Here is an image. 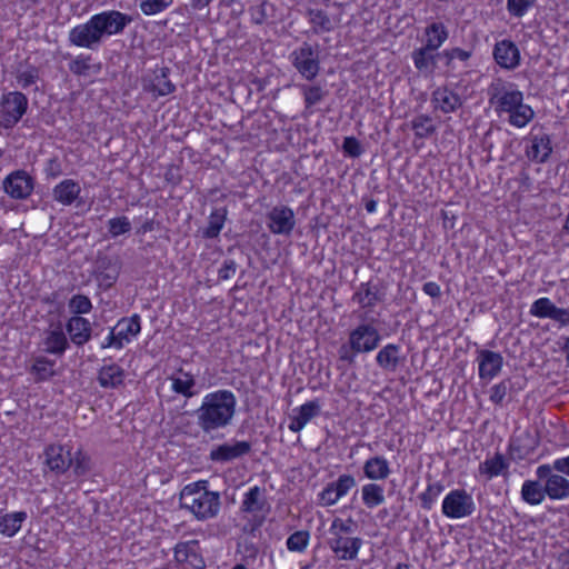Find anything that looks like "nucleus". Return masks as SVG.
<instances>
[{"label":"nucleus","mask_w":569,"mask_h":569,"mask_svg":"<svg viewBox=\"0 0 569 569\" xmlns=\"http://www.w3.org/2000/svg\"><path fill=\"white\" fill-rule=\"evenodd\" d=\"M411 128L415 130L417 138H428L435 133L436 127L432 124V119L427 114H419L411 121Z\"/></svg>","instance_id":"43"},{"label":"nucleus","mask_w":569,"mask_h":569,"mask_svg":"<svg viewBox=\"0 0 569 569\" xmlns=\"http://www.w3.org/2000/svg\"><path fill=\"white\" fill-rule=\"evenodd\" d=\"M27 519V512L17 511L0 516V533L7 537H13Z\"/></svg>","instance_id":"37"},{"label":"nucleus","mask_w":569,"mask_h":569,"mask_svg":"<svg viewBox=\"0 0 569 569\" xmlns=\"http://www.w3.org/2000/svg\"><path fill=\"white\" fill-rule=\"evenodd\" d=\"M91 56L80 54L69 63V70L76 76H87L90 70Z\"/></svg>","instance_id":"56"},{"label":"nucleus","mask_w":569,"mask_h":569,"mask_svg":"<svg viewBox=\"0 0 569 569\" xmlns=\"http://www.w3.org/2000/svg\"><path fill=\"white\" fill-rule=\"evenodd\" d=\"M124 370L116 365H108L100 368L98 381L102 388L116 389L123 383Z\"/></svg>","instance_id":"29"},{"label":"nucleus","mask_w":569,"mask_h":569,"mask_svg":"<svg viewBox=\"0 0 569 569\" xmlns=\"http://www.w3.org/2000/svg\"><path fill=\"white\" fill-rule=\"evenodd\" d=\"M553 469L569 477V456L558 458L550 463Z\"/></svg>","instance_id":"63"},{"label":"nucleus","mask_w":569,"mask_h":569,"mask_svg":"<svg viewBox=\"0 0 569 569\" xmlns=\"http://www.w3.org/2000/svg\"><path fill=\"white\" fill-rule=\"evenodd\" d=\"M108 230L109 233L116 238L118 236L124 234L131 230V222L124 216L112 218L108 221Z\"/></svg>","instance_id":"54"},{"label":"nucleus","mask_w":569,"mask_h":569,"mask_svg":"<svg viewBox=\"0 0 569 569\" xmlns=\"http://www.w3.org/2000/svg\"><path fill=\"white\" fill-rule=\"evenodd\" d=\"M178 372L180 373V376L169 377V380L171 381L172 391L186 398H192L197 393L194 391V376L190 372H184L182 369H179Z\"/></svg>","instance_id":"31"},{"label":"nucleus","mask_w":569,"mask_h":569,"mask_svg":"<svg viewBox=\"0 0 569 569\" xmlns=\"http://www.w3.org/2000/svg\"><path fill=\"white\" fill-rule=\"evenodd\" d=\"M433 50L427 49L426 46L412 51V61L416 69L425 74H431L436 68V56Z\"/></svg>","instance_id":"35"},{"label":"nucleus","mask_w":569,"mask_h":569,"mask_svg":"<svg viewBox=\"0 0 569 569\" xmlns=\"http://www.w3.org/2000/svg\"><path fill=\"white\" fill-rule=\"evenodd\" d=\"M426 47L430 50H438L448 39L449 32L442 22H432L426 30Z\"/></svg>","instance_id":"34"},{"label":"nucleus","mask_w":569,"mask_h":569,"mask_svg":"<svg viewBox=\"0 0 569 569\" xmlns=\"http://www.w3.org/2000/svg\"><path fill=\"white\" fill-rule=\"evenodd\" d=\"M351 523V519L343 521L340 518H336L329 528L330 537L327 540V545L339 560L350 561L357 559L362 546L361 538L349 536L352 531Z\"/></svg>","instance_id":"3"},{"label":"nucleus","mask_w":569,"mask_h":569,"mask_svg":"<svg viewBox=\"0 0 569 569\" xmlns=\"http://www.w3.org/2000/svg\"><path fill=\"white\" fill-rule=\"evenodd\" d=\"M237 398L227 389L207 393L201 406L194 411L197 425L203 433L223 429L231 425L236 415Z\"/></svg>","instance_id":"1"},{"label":"nucleus","mask_w":569,"mask_h":569,"mask_svg":"<svg viewBox=\"0 0 569 569\" xmlns=\"http://www.w3.org/2000/svg\"><path fill=\"white\" fill-rule=\"evenodd\" d=\"M543 490L545 483L539 479L526 480L521 487V498L529 505H540L547 497V493Z\"/></svg>","instance_id":"33"},{"label":"nucleus","mask_w":569,"mask_h":569,"mask_svg":"<svg viewBox=\"0 0 569 569\" xmlns=\"http://www.w3.org/2000/svg\"><path fill=\"white\" fill-rule=\"evenodd\" d=\"M43 345L47 353L57 356L63 355L69 347L68 339L60 326L48 332Z\"/></svg>","instance_id":"32"},{"label":"nucleus","mask_w":569,"mask_h":569,"mask_svg":"<svg viewBox=\"0 0 569 569\" xmlns=\"http://www.w3.org/2000/svg\"><path fill=\"white\" fill-rule=\"evenodd\" d=\"M422 291L431 298H439L441 296L440 286L433 281L426 282L422 286Z\"/></svg>","instance_id":"64"},{"label":"nucleus","mask_w":569,"mask_h":569,"mask_svg":"<svg viewBox=\"0 0 569 569\" xmlns=\"http://www.w3.org/2000/svg\"><path fill=\"white\" fill-rule=\"evenodd\" d=\"M120 263L109 256H99L94 264V277L99 287L103 290L110 289L120 274Z\"/></svg>","instance_id":"16"},{"label":"nucleus","mask_w":569,"mask_h":569,"mask_svg":"<svg viewBox=\"0 0 569 569\" xmlns=\"http://www.w3.org/2000/svg\"><path fill=\"white\" fill-rule=\"evenodd\" d=\"M173 3V0H140V10L146 16H153L164 11Z\"/></svg>","instance_id":"49"},{"label":"nucleus","mask_w":569,"mask_h":569,"mask_svg":"<svg viewBox=\"0 0 569 569\" xmlns=\"http://www.w3.org/2000/svg\"><path fill=\"white\" fill-rule=\"evenodd\" d=\"M71 468L73 473L77 477H82L90 471V458L83 453L81 450H78L74 456H72V465Z\"/></svg>","instance_id":"52"},{"label":"nucleus","mask_w":569,"mask_h":569,"mask_svg":"<svg viewBox=\"0 0 569 569\" xmlns=\"http://www.w3.org/2000/svg\"><path fill=\"white\" fill-rule=\"evenodd\" d=\"M490 103L495 106L497 113H509L523 103V94L517 89L508 90L505 82L498 79L489 87Z\"/></svg>","instance_id":"7"},{"label":"nucleus","mask_w":569,"mask_h":569,"mask_svg":"<svg viewBox=\"0 0 569 569\" xmlns=\"http://www.w3.org/2000/svg\"><path fill=\"white\" fill-rule=\"evenodd\" d=\"M91 18L97 27L101 40H103L104 37H112L122 33L127 26L133 21L131 16L118 10L102 11L93 14Z\"/></svg>","instance_id":"6"},{"label":"nucleus","mask_w":569,"mask_h":569,"mask_svg":"<svg viewBox=\"0 0 569 569\" xmlns=\"http://www.w3.org/2000/svg\"><path fill=\"white\" fill-rule=\"evenodd\" d=\"M432 102L443 113L456 111L462 106L461 98L448 88H438L432 92Z\"/></svg>","instance_id":"26"},{"label":"nucleus","mask_w":569,"mask_h":569,"mask_svg":"<svg viewBox=\"0 0 569 569\" xmlns=\"http://www.w3.org/2000/svg\"><path fill=\"white\" fill-rule=\"evenodd\" d=\"M535 117V112L529 104H520L509 112V123L522 128L527 126Z\"/></svg>","instance_id":"42"},{"label":"nucleus","mask_w":569,"mask_h":569,"mask_svg":"<svg viewBox=\"0 0 569 569\" xmlns=\"http://www.w3.org/2000/svg\"><path fill=\"white\" fill-rule=\"evenodd\" d=\"M16 79L22 89H27L38 81L39 70L34 66H28L24 70L17 71Z\"/></svg>","instance_id":"51"},{"label":"nucleus","mask_w":569,"mask_h":569,"mask_svg":"<svg viewBox=\"0 0 569 569\" xmlns=\"http://www.w3.org/2000/svg\"><path fill=\"white\" fill-rule=\"evenodd\" d=\"M267 227L273 234L290 236L296 227V216L291 208L280 204L266 214Z\"/></svg>","instance_id":"11"},{"label":"nucleus","mask_w":569,"mask_h":569,"mask_svg":"<svg viewBox=\"0 0 569 569\" xmlns=\"http://www.w3.org/2000/svg\"><path fill=\"white\" fill-rule=\"evenodd\" d=\"M536 475L545 483L543 491L550 500H566L569 498V479L553 469L550 463L540 465Z\"/></svg>","instance_id":"5"},{"label":"nucleus","mask_w":569,"mask_h":569,"mask_svg":"<svg viewBox=\"0 0 569 569\" xmlns=\"http://www.w3.org/2000/svg\"><path fill=\"white\" fill-rule=\"evenodd\" d=\"M251 450L248 441H236L234 443H222L210 451L209 458L216 462H228L246 456Z\"/></svg>","instance_id":"20"},{"label":"nucleus","mask_w":569,"mask_h":569,"mask_svg":"<svg viewBox=\"0 0 569 569\" xmlns=\"http://www.w3.org/2000/svg\"><path fill=\"white\" fill-rule=\"evenodd\" d=\"M478 373L481 380L491 381L496 378L503 366L501 353L481 349L477 351Z\"/></svg>","instance_id":"17"},{"label":"nucleus","mask_w":569,"mask_h":569,"mask_svg":"<svg viewBox=\"0 0 569 569\" xmlns=\"http://www.w3.org/2000/svg\"><path fill=\"white\" fill-rule=\"evenodd\" d=\"M363 505L370 509L376 508L385 502V490L382 486L371 482L361 489Z\"/></svg>","instance_id":"39"},{"label":"nucleus","mask_w":569,"mask_h":569,"mask_svg":"<svg viewBox=\"0 0 569 569\" xmlns=\"http://www.w3.org/2000/svg\"><path fill=\"white\" fill-rule=\"evenodd\" d=\"M0 124L4 129L13 128L28 109V98L19 91L3 94L1 101Z\"/></svg>","instance_id":"8"},{"label":"nucleus","mask_w":569,"mask_h":569,"mask_svg":"<svg viewBox=\"0 0 569 569\" xmlns=\"http://www.w3.org/2000/svg\"><path fill=\"white\" fill-rule=\"evenodd\" d=\"M47 467L57 475L64 473L72 465V455L61 445H50L44 450Z\"/></svg>","instance_id":"19"},{"label":"nucleus","mask_w":569,"mask_h":569,"mask_svg":"<svg viewBox=\"0 0 569 569\" xmlns=\"http://www.w3.org/2000/svg\"><path fill=\"white\" fill-rule=\"evenodd\" d=\"M550 319L559 322L561 326H568L569 325V310L565 309V308L556 307Z\"/></svg>","instance_id":"62"},{"label":"nucleus","mask_w":569,"mask_h":569,"mask_svg":"<svg viewBox=\"0 0 569 569\" xmlns=\"http://www.w3.org/2000/svg\"><path fill=\"white\" fill-rule=\"evenodd\" d=\"M4 192L12 199L24 200L33 191L34 180L24 170H16L2 181Z\"/></svg>","instance_id":"12"},{"label":"nucleus","mask_w":569,"mask_h":569,"mask_svg":"<svg viewBox=\"0 0 569 569\" xmlns=\"http://www.w3.org/2000/svg\"><path fill=\"white\" fill-rule=\"evenodd\" d=\"M509 468V463L507 462L503 455L497 452L493 458L487 459L479 467L480 473H486L489 479L501 475L505 470Z\"/></svg>","instance_id":"40"},{"label":"nucleus","mask_w":569,"mask_h":569,"mask_svg":"<svg viewBox=\"0 0 569 569\" xmlns=\"http://www.w3.org/2000/svg\"><path fill=\"white\" fill-rule=\"evenodd\" d=\"M310 535L306 530H299L291 533L287 539V548L290 551L302 552L306 550Z\"/></svg>","instance_id":"46"},{"label":"nucleus","mask_w":569,"mask_h":569,"mask_svg":"<svg viewBox=\"0 0 569 569\" xmlns=\"http://www.w3.org/2000/svg\"><path fill=\"white\" fill-rule=\"evenodd\" d=\"M66 329L71 341L77 346H83L91 338V323L88 319L74 316L67 322Z\"/></svg>","instance_id":"24"},{"label":"nucleus","mask_w":569,"mask_h":569,"mask_svg":"<svg viewBox=\"0 0 569 569\" xmlns=\"http://www.w3.org/2000/svg\"><path fill=\"white\" fill-rule=\"evenodd\" d=\"M296 416L298 419L307 425L312 418L318 416L320 412V405L317 400L308 401L300 406L298 409H295L293 412H296Z\"/></svg>","instance_id":"50"},{"label":"nucleus","mask_w":569,"mask_h":569,"mask_svg":"<svg viewBox=\"0 0 569 569\" xmlns=\"http://www.w3.org/2000/svg\"><path fill=\"white\" fill-rule=\"evenodd\" d=\"M475 501L466 490H451L442 501V513L451 519L469 517L475 512Z\"/></svg>","instance_id":"9"},{"label":"nucleus","mask_w":569,"mask_h":569,"mask_svg":"<svg viewBox=\"0 0 569 569\" xmlns=\"http://www.w3.org/2000/svg\"><path fill=\"white\" fill-rule=\"evenodd\" d=\"M381 336L371 323H361L349 333V346L355 353H368L378 348Z\"/></svg>","instance_id":"10"},{"label":"nucleus","mask_w":569,"mask_h":569,"mask_svg":"<svg viewBox=\"0 0 569 569\" xmlns=\"http://www.w3.org/2000/svg\"><path fill=\"white\" fill-rule=\"evenodd\" d=\"M510 380L506 379L495 385L490 389V400L495 405H501L505 400L508 390L510 389Z\"/></svg>","instance_id":"57"},{"label":"nucleus","mask_w":569,"mask_h":569,"mask_svg":"<svg viewBox=\"0 0 569 569\" xmlns=\"http://www.w3.org/2000/svg\"><path fill=\"white\" fill-rule=\"evenodd\" d=\"M174 560L193 569H204L206 561L198 540L180 541L173 548Z\"/></svg>","instance_id":"15"},{"label":"nucleus","mask_w":569,"mask_h":569,"mask_svg":"<svg viewBox=\"0 0 569 569\" xmlns=\"http://www.w3.org/2000/svg\"><path fill=\"white\" fill-rule=\"evenodd\" d=\"M443 489L445 487L440 482L429 483L427 489L418 496L421 507L426 510H430Z\"/></svg>","instance_id":"45"},{"label":"nucleus","mask_w":569,"mask_h":569,"mask_svg":"<svg viewBox=\"0 0 569 569\" xmlns=\"http://www.w3.org/2000/svg\"><path fill=\"white\" fill-rule=\"evenodd\" d=\"M111 329L118 338V345L124 347V345L129 343L132 338L140 333V316L133 315L131 317L121 318Z\"/></svg>","instance_id":"23"},{"label":"nucleus","mask_w":569,"mask_h":569,"mask_svg":"<svg viewBox=\"0 0 569 569\" xmlns=\"http://www.w3.org/2000/svg\"><path fill=\"white\" fill-rule=\"evenodd\" d=\"M471 51L465 50L461 48H452L450 50L443 51V56L447 58V63L449 64L453 59H459L461 61H467L471 57Z\"/></svg>","instance_id":"60"},{"label":"nucleus","mask_w":569,"mask_h":569,"mask_svg":"<svg viewBox=\"0 0 569 569\" xmlns=\"http://www.w3.org/2000/svg\"><path fill=\"white\" fill-rule=\"evenodd\" d=\"M179 503L200 521L217 517L221 507L219 492L208 490L207 480L186 485L179 493Z\"/></svg>","instance_id":"2"},{"label":"nucleus","mask_w":569,"mask_h":569,"mask_svg":"<svg viewBox=\"0 0 569 569\" xmlns=\"http://www.w3.org/2000/svg\"><path fill=\"white\" fill-rule=\"evenodd\" d=\"M53 366L54 361L49 360L46 357H38L29 369V372L34 376V380L37 382L46 381L54 376Z\"/></svg>","instance_id":"41"},{"label":"nucleus","mask_w":569,"mask_h":569,"mask_svg":"<svg viewBox=\"0 0 569 569\" xmlns=\"http://www.w3.org/2000/svg\"><path fill=\"white\" fill-rule=\"evenodd\" d=\"M400 346L388 343L377 353V365L383 370L395 371L405 360L403 357H400Z\"/></svg>","instance_id":"27"},{"label":"nucleus","mask_w":569,"mask_h":569,"mask_svg":"<svg viewBox=\"0 0 569 569\" xmlns=\"http://www.w3.org/2000/svg\"><path fill=\"white\" fill-rule=\"evenodd\" d=\"M81 187L73 179H64L52 189V198L62 206L72 204L79 197Z\"/></svg>","instance_id":"25"},{"label":"nucleus","mask_w":569,"mask_h":569,"mask_svg":"<svg viewBox=\"0 0 569 569\" xmlns=\"http://www.w3.org/2000/svg\"><path fill=\"white\" fill-rule=\"evenodd\" d=\"M555 306L549 298H539L530 307V315L538 318H549L553 313Z\"/></svg>","instance_id":"48"},{"label":"nucleus","mask_w":569,"mask_h":569,"mask_svg":"<svg viewBox=\"0 0 569 569\" xmlns=\"http://www.w3.org/2000/svg\"><path fill=\"white\" fill-rule=\"evenodd\" d=\"M551 152V139L547 133L533 136L530 139V144L526 149V156L528 159L536 163H545L549 159Z\"/></svg>","instance_id":"22"},{"label":"nucleus","mask_w":569,"mask_h":569,"mask_svg":"<svg viewBox=\"0 0 569 569\" xmlns=\"http://www.w3.org/2000/svg\"><path fill=\"white\" fill-rule=\"evenodd\" d=\"M342 150L345 153L352 158H358L363 152V149L355 137H346L342 143Z\"/></svg>","instance_id":"58"},{"label":"nucleus","mask_w":569,"mask_h":569,"mask_svg":"<svg viewBox=\"0 0 569 569\" xmlns=\"http://www.w3.org/2000/svg\"><path fill=\"white\" fill-rule=\"evenodd\" d=\"M308 17L316 33L330 32L335 29V24L340 21V19H331L328 13L321 9H309Z\"/></svg>","instance_id":"36"},{"label":"nucleus","mask_w":569,"mask_h":569,"mask_svg":"<svg viewBox=\"0 0 569 569\" xmlns=\"http://www.w3.org/2000/svg\"><path fill=\"white\" fill-rule=\"evenodd\" d=\"M269 508L270 506L266 497V490L258 486L249 489L240 506V510L242 512L251 513L254 518L257 517V513L268 511Z\"/></svg>","instance_id":"21"},{"label":"nucleus","mask_w":569,"mask_h":569,"mask_svg":"<svg viewBox=\"0 0 569 569\" xmlns=\"http://www.w3.org/2000/svg\"><path fill=\"white\" fill-rule=\"evenodd\" d=\"M68 40L72 46L89 50H96L102 43L92 18L73 27L69 31Z\"/></svg>","instance_id":"13"},{"label":"nucleus","mask_w":569,"mask_h":569,"mask_svg":"<svg viewBox=\"0 0 569 569\" xmlns=\"http://www.w3.org/2000/svg\"><path fill=\"white\" fill-rule=\"evenodd\" d=\"M535 3L536 0H507V10L512 17L521 18Z\"/></svg>","instance_id":"55"},{"label":"nucleus","mask_w":569,"mask_h":569,"mask_svg":"<svg viewBox=\"0 0 569 569\" xmlns=\"http://www.w3.org/2000/svg\"><path fill=\"white\" fill-rule=\"evenodd\" d=\"M68 307L70 312L76 316L86 315L92 310V303L89 297L80 293L71 297Z\"/></svg>","instance_id":"47"},{"label":"nucleus","mask_w":569,"mask_h":569,"mask_svg":"<svg viewBox=\"0 0 569 569\" xmlns=\"http://www.w3.org/2000/svg\"><path fill=\"white\" fill-rule=\"evenodd\" d=\"M238 269V264L232 259L223 260L221 267L218 270L219 280H229L234 277Z\"/></svg>","instance_id":"59"},{"label":"nucleus","mask_w":569,"mask_h":569,"mask_svg":"<svg viewBox=\"0 0 569 569\" xmlns=\"http://www.w3.org/2000/svg\"><path fill=\"white\" fill-rule=\"evenodd\" d=\"M169 73L170 69L168 67L156 69L151 77L143 78V90L152 93L156 98L172 93L176 86L169 80Z\"/></svg>","instance_id":"18"},{"label":"nucleus","mask_w":569,"mask_h":569,"mask_svg":"<svg viewBox=\"0 0 569 569\" xmlns=\"http://www.w3.org/2000/svg\"><path fill=\"white\" fill-rule=\"evenodd\" d=\"M306 109H310L323 100L327 92L320 86L302 84L301 87Z\"/></svg>","instance_id":"44"},{"label":"nucleus","mask_w":569,"mask_h":569,"mask_svg":"<svg viewBox=\"0 0 569 569\" xmlns=\"http://www.w3.org/2000/svg\"><path fill=\"white\" fill-rule=\"evenodd\" d=\"M290 61L306 80H313L320 70L318 46L303 42L290 53Z\"/></svg>","instance_id":"4"},{"label":"nucleus","mask_w":569,"mask_h":569,"mask_svg":"<svg viewBox=\"0 0 569 569\" xmlns=\"http://www.w3.org/2000/svg\"><path fill=\"white\" fill-rule=\"evenodd\" d=\"M340 498L336 496L335 490L332 489V486L329 483L326 486V488L319 493V500L320 503L323 506H332L335 505Z\"/></svg>","instance_id":"61"},{"label":"nucleus","mask_w":569,"mask_h":569,"mask_svg":"<svg viewBox=\"0 0 569 569\" xmlns=\"http://www.w3.org/2000/svg\"><path fill=\"white\" fill-rule=\"evenodd\" d=\"M226 217V208L214 209L209 217L208 226L202 230V237L206 239L217 238L223 228Z\"/></svg>","instance_id":"38"},{"label":"nucleus","mask_w":569,"mask_h":569,"mask_svg":"<svg viewBox=\"0 0 569 569\" xmlns=\"http://www.w3.org/2000/svg\"><path fill=\"white\" fill-rule=\"evenodd\" d=\"M492 57L501 69L509 71L517 69L521 62L520 50L510 39L497 41L492 50Z\"/></svg>","instance_id":"14"},{"label":"nucleus","mask_w":569,"mask_h":569,"mask_svg":"<svg viewBox=\"0 0 569 569\" xmlns=\"http://www.w3.org/2000/svg\"><path fill=\"white\" fill-rule=\"evenodd\" d=\"M383 295L377 286L370 282L361 283L358 290L353 293L352 300L359 303L362 308H372L378 302L382 301Z\"/></svg>","instance_id":"28"},{"label":"nucleus","mask_w":569,"mask_h":569,"mask_svg":"<svg viewBox=\"0 0 569 569\" xmlns=\"http://www.w3.org/2000/svg\"><path fill=\"white\" fill-rule=\"evenodd\" d=\"M329 485L332 486L336 496L341 498L356 486V479L353 478V476L345 473L339 476V478L336 481L330 482Z\"/></svg>","instance_id":"53"},{"label":"nucleus","mask_w":569,"mask_h":569,"mask_svg":"<svg viewBox=\"0 0 569 569\" xmlns=\"http://www.w3.org/2000/svg\"><path fill=\"white\" fill-rule=\"evenodd\" d=\"M390 472L388 460L381 456L372 457L363 465L365 476L373 481L387 479Z\"/></svg>","instance_id":"30"}]
</instances>
